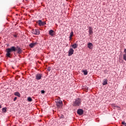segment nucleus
I'll return each instance as SVG.
<instances>
[{"mask_svg": "<svg viewBox=\"0 0 126 126\" xmlns=\"http://www.w3.org/2000/svg\"><path fill=\"white\" fill-rule=\"evenodd\" d=\"M16 51H17V49L15 46H12L10 48H7L6 50V57L10 58V53L12 52H16Z\"/></svg>", "mask_w": 126, "mask_h": 126, "instance_id": "nucleus-1", "label": "nucleus"}, {"mask_svg": "<svg viewBox=\"0 0 126 126\" xmlns=\"http://www.w3.org/2000/svg\"><path fill=\"white\" fill-rule=\"evenodd\" d=\"M81 104V99L78 98H76L75 101L73 102V106L74 107H78V106H80Z\"/></svg>", "mask_w": 126, "mask_h": 126, "instance_id": "nucleus-2", "label": "nucleus"}, {"mask_svg": "<svg viewBox=\"0 0 126 126\" xmlns=\"http://www.w3.org/2000/svg\"><path fill=\"white\" fill-rule=\"evenodd\" d=\"M36 23L38 24L39 26H44V25H46V22H42L41 20L37 21Z\"/></svg>", "mask_w": 126, "mask_h": 126, "instance_id": "nucleus-3", "label": "nucleus"}, {"mask_svg": "<svg viewBox=\"0 0 126 126\" xmlns=\"http://www.w3.org/2000/svg\"><path fill=\"white\" fill-rule=\"evenodd\" d=\"M32 33L35 35H39L40 34V31L38 29L33 30Z\"/></svg>", "mask_w": 126, "mask_h": 126, "instance_id": "nucleus-4", "label": "nucleus"}, {"mask_svg": "<svg viewBox=\"0 0 126 126\" xmlns=\"http://www.w3.org/2000/svg\"><path fill=\"white\" fill-rule=\"evenodd\" d=\"M56 106H57L58 108H62L63 107V101L60 98V101L57 103Z\"/></svg>", "mask_w": 126, "mask_h": 126, "instance_id": "nucleus-5", "label": "nucleus"}, {"mask_svg": "<svg viewBox=\"0 0 126 126\" xmlns=\"http://www.w3.org/2000/svg\"><path fill=\"white\" fill-rule=\"evenodd\" d=\"M73 53H74V50L72 48H70L68 51V56L70 57V56H72Z\"/></svg>", "mask_w": 126, "mask_h": 126, "instance_id": "nucleus-6", "label": "nucleus"}, {"mask_svg": "<svg viewBox=\"0 0 126 126\" xmlns=\"http://www.w3.org/2000/svg\"><path fill=\"white\" fill-rule=\"evenodd\" d=\"M41 78H42V74H36L35 75V79H36V80H40V79H41Z\"/></svg>", "mask_w": 126, "mask_h": 126, "instance_id": "nucleus-7", "label": "nucleus"}, {"mask_svg": "<svg viewBox=\"0 0 126 126\" xmlns=\"http://www.w3.org/2000/svg\"><path fill=\"white\" fill-rule=\"evenodd\" d=\"M16 48L17 49L16 51H17V53L19 54V55H20V54L22 53V49H21V48L19 46H17Z\"/></svg>", "mask_w": 126, "mask_h": 126, "instance_id": "nucleus-8", "label": "nucleus"}, {"mask_svg": "<svg viewBox=\"0 0 126 126\" xmlns=\"http://www.w3.org/2000/svg\"><path fill=\"white\" fill-rule=\"evenodd\" d=\"M89 33L90 35H92V34H93V29L91 27H89Z\"/></svg>", "mask_w": 126, "mask_h": 126, "instance_id": "nucleus-9", "label": "nucleus"}, {"mask_svg": "<svg viewBox=\"0 0 126 126\" xmlns=\"http://www.w3.org/2000/svg\"><path fill=\"white\" fill-rule=\"evenodd\" d=\"M88 48H89V49H90V50H92L93 48V44H92V43L91 42H89L88 44Z\"/></svg>", "mask_w": 126, "mask_h": 126, "instance_id": "nucleus-10", "label": "nucleus"}, {"mask_svg": "<svg viewBox=\"0 0 126 126\" xmlns=\"http://www.w3.org/2000/svg\"><path fill=\"white\" fill-rule=\"evenodd\" d=\"M77 114L81 116V115H83V110L82 109H78L77 110Z\"/></svg>", "mask_w": 126, "mask_h": 126, "instance_id": "nucleus-11", "label": "nucleus"}, {"mask_svg": "<svg viewBox=\"0 0 126 126\" xmlns=\"http://www.w3.org/2000/svg\"><path fill=\"white\" fill-rule=\"evenodd\" d=\"M112 108H114L115 110H120V109H121V108L119 106L115 104L112 105Z\"/></svg>", "mask_w": 126, "mask_h": 126, "instance_id": "nucleus-12", "label": "nucleus"}, {"mask_svg": "<svg viewBox=\"0 0 126 126\" xmlns=\"http://www.w3.org/2000/svg\"><path fill=\"white\" fill-rule=\"evenodd\" d=\"M36 45H37V42L32 43L29 45V47L30 48H34Z\"/></svg>", "mask_w": 126, "mask_h": 126, "instance_id": "nucleus-13", "label": "nucleus"}, {"mask_svg": "<svg viewBox=\"0 0 126 126\" xmlns=\"http://www.w3.org/2000/svg\"><path fill=\"white\" fill-rule=\"evenodd\" d=\"M54 33H55V32L53 30H50L49 31V34L50 36H54V35H55Z\"/></svg>", "mask_w": 126, "mask_h": 126, "instance_id": "nucleus-14", "label": "nucleus"}, {"mask_svg": "<svg viewBox=\"0 0 126 126\" xmlns=\"http://www.w3.org/2000/svg\"><path fill=\"white\" fill-rule=\"evenodd\" d=\"M107 84H108V80L107 79H104L102 85H107Z\"/></svg>", "mask_w": 126, "mask_h": 126, "instance_id": "nucleus-15", "label": "nucleus"}, {"mask_svg": "<svg viewBox=\"0 0 126 126\" xmlns=\"http://www.w3.org/2000/svg\"><path fill=\"white\" fill-rule=\"evenodd\" d=\"M72 47L73 49H76L77 48V47H78V44L76 43H74L73 45H72Z\"/></svg>", "mask_w": 126, "mask_h": 126, "instance_id": "nucleus-16", "label": "nucleus"}, {"mask_svg": "<svg viewBox=\"0 0 126 126\" xmlns=\"http://www.w3.org/2000/svg\"><path fill=\"white\" fill-rule=\"evenodd\" d=\"M72 36H73V32H71L70 33V36L69 37V41H70V40H71L72 38Z\"/></svg>", "mask_w": 126, "mask_h": 126, "instance_id": "nucleus-17", "label": "nucleus"}, {"mask_svg": "<svg viewBox=\"0 0 126 126\" xmlns=\"http://www.w3.org/2000/svg\"><path fill=\"white\" fill-rule=\"evenodd\" d=\"M14 95H15V96H18V97H20V94L19 92H15Z\"/></svg>", "mask_w": 126, "mask_h": 126, "instance_id": "nucleus-18", "label": "nucleus"}, {"mask_svg": "<svg viewBox=\"0 0 126 126\" xmlns=\"http://www.w3.org/2000/svg\"><path fill=\"white\" fill-rule=\"evenodd\" d=\"M83 72L84 73V75H87V74H88V71H87V70H83Z\"/></svg>", "mask_w": 126, "mask_h": 126, "instance_id": "nucleus-19", "label": "nucleus"}, {"mask_svg": "<svg viewBox=\"0 0 126 126\" xmlns=\"http://www.w3.org/2000/svg\"><path fill=\"white\" fill-rule=\"evenodd\" d=\"M28 101L29 102H32V98H31L30 97H28Z\"/></svg>", "mask_w": 126, "mask_h": 126, "instance_id": "nucleus-20", "label": "nucleus"}, {"mask_svg": "<svg viewBox=\"0 0 126 126\" xmlns=\"http://www.w3.org/2000/svg\"><path fill=\"white\" fill-rule=\"evenodd\" d=\"M2 111L3 113H6V108H3Z\"/></svg>", "mask_w": 126, "mask_h": 126, "instance_id": "nucleus-21", "label": "nucleus"}, {"mask_svg": "<svg viewBox=\"0 0 126 126\" xmlns=\"http://www.w3.org/2000/svg\"><path fill=\"white\" fill-rule=\"evenodd\" d=\"M123 59H124V61H126V54H125L123 55Z\"/></svg>", "mask_w": 126, "mask_h": 126, "instance_id": "nucleus-22", "label": "nucleus"}, {"mask_svg": "<svg viewBox=\"0 0 126 126\" xmlns=\"http://www.w3.org/2000/svg\"><path fill=\"white\" fill-rule=\"evenodd\" d=\"M55 102H56V104H57L58 103H59L60 102V99H56Z\"/></svg>", "mask_w": 126, "mask_h": 126, "instance_id": "nucleus-23", "label": "nucleus"}, {"mask_svg": "<svg viewBox=\"0 0 126 126\" xmlns=\"http://www.w3.org/2000/svg\"><path fill=\"white\" fill-rule=\"evenodd\" d=\"M122 125H123V126H126V123L123 122L122 123Z\"/></svg>", "mask_w": 126, "mask_h": 126, "instance_id": "nucleus-24", "label": "nucleus"}, {"mask_svg": "<svg viewBox=\"0 0 126 126\" xmlns=\"http://www.w3.org/2000/svg\"><path fill=\"white\" fill-rule=\"evenodd\" d=\"M51 67H49L47 68V70H48V71H51Z\"/></svg>", "mask_w": 126, "mask_h": 126, "instance_id": "nucleus-25", "label": "nucleus"}, {"mask_svg": "<svg viewBox=\"0 0 126 126\" xmlns=\"http://www.w3.org/2000/svg\"><path fill=\"white\" fill-rule=\"evenodd\" d=\"M41 93H42V94H44L45 93V91L44 90H41Z\"/></svg>", "mask_w": 126, "mask_h": 126, "instance_id": "nucleus-26", "label": "nucleus"}, {"mask_svg": "<svg viewBox=\"0 0 126 126\" xmlns=\"http://www.w3.org/2000/svg\"><path fill=\"white\" fill-rule=\"evenodd\" d=\"M16 100H17V97H15V98H14V101H16Z\"/></svg>", "mask_w": 126, "mask_h": 126, "instance_id": "nucleus-27", "label": "nucleus"}, {"mask_svg": "<svg viewBox=\"0 0 126 126\" xmlns=\"http://www.w3.org/2000/svg\"><path fill=\"white\" fill-rule=\"evenodd\" d=\"M14 37H15V38L17 37V35L16 34L14 35Z\"/></svg>", "mask_w": 126, "mask_h": 126, "instance_id": "nucleus-28", "label": "nucleus"}, {"mask_svg": "<svg viewBox=\"0 0 126 126\" xmlns=\"http://www.w3.org/2000/svg\"><path fill=\"white\" fill-rule=\"evenodd\" d=\"M124 53H125L126 54V49H124Z\"/></svg>", "mask_w": 126, "mask_h": 126, "instance_id": "nucleus-29", "label": "nucleus"}, {"mask_svg": "<svg viewBox=\"0 0 126 126\" xmlns=\"http://www.w3.org/2000/svg\"><path fill=\"white\" fill-rule=\"evenodd\" d=\"M1 108V105H0V109Z\"/></svg>", "mask_w": 126, "mask_h": 126, "instance_id": "nucleus-30", "label": "nucleus"}]
</instances>
